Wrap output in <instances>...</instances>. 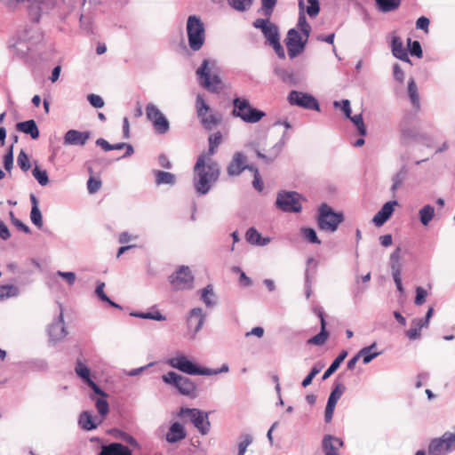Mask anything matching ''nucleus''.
I'll use <instances>...</instances> for the list:
<instances>
[{
  "mask_svg": "<svg viewBox=\"0 0 455 455\" xmlns=\"http://www.w3.org/2000/svg\"><path fill=\"white\" fill-rule=\"evenodd\" d=\"M216 148L209 144L208 151L200 154L194 165L193 185L199 196L206 195L220 178V164L212 157Z\"/></svg>",
  "mask_w": 455,
  "mask_h": 455,
  "instance_id": "1",
  "label": "nucleus"
},
{
  "mask_svg": "<svg viewBox=\"0 0 455 455\" xmlns=\"http://www.w3.org/2000/svg\"><path fill=\"white\" fill-rule=\"evenodd\" d=\"M217 64L213 60H204L201 66L196 69V76L200 84L210 92H220L223 89L222 81L218 75Z\"/></svg>",
  "mask_w": 455,
  "mask_h": 455,
  "instance_id": "2",
  "label": "nucleus"
},
{
  "mask_svg": "<svg viewBox=\"0 0 455 455\" xmlns=\"http://www.w3.org/2000/svg\"><path fill=\"white\" fill-rule=\"evenodd\" d=\"M41 39L42 35L36 28H26L9 41V48L12 49L17 56L24 57Z\"/></svg>",
  "mask_w": 455,
  "mask_h": 455,
  "instance_id": "3",
  "label": "nucleus"
},
{
  "mask_svg": "<svg viewBox=\"0 0 455 455\" xmlns=\"http://www.w3.org/2000/svg\"><path fill=\"white\" fill-rule=\"evenodd\" d=\"M232 104L233 110L231 115L234 117L240 118L244 123L255 124L266 116L264 111L253 108L247 99L235 97L233 99Z\"/></svg>",
  "mask_w": 455,
  "mask_h": 455,
  "instance_id": "4",
  "label": "nucleus"
},
{
  "mask_svg": "<svg viewBox=\"0 0 455 455\" xmlns=\"http://www.w3.org/2000/svg\"><path fill=\"white\" fill-rule=\"evenodd\" d=\"M186 31L189 48L194 52L199 51L205 42V28L201 18L197 15H189Z\"/></svg>",
  "mask_w": 455,
  "mask_h": 455,
  "instance_id": "5",
  "label": "nucleus"
},
{
  "mask_svg": "<svg viewBox=\"0 0 455 455\" xmlns=\"http://www.w3.org/2000/svg\"><path fill=\"white\" fill-rule=\"evenodd\" d=\"M162 380L165 384L171 385L178 390V392L185 396L196 398L197 396V387L195 382L183 375L170 371L162 375Z\"/></svg>",
  "mask_w": 455,
  "mask_h": 455,
  "instance_id": "6",
  "label": "nucleus"
},
{
  "mask_svg": "<svg viewBox=\"0 0 455 455\" xmlns=\"http://www.w3.org/2000/svg\"><path fill=\"white\" fill-rule=\"evenodd\" d=\"M343 220V213L335 212L327 204H323L319 207L316 218L319 229L333 233Z\"/></svg>",
  "mask_w": 455,
  "mask_h": 455,
  "instance_id": "7",
  "label": "nucleus"
},
{
  "mask_svg": "<svg viewBox=\"0 0 455 455\" xmlns=\"http://www.w3.org/2000/svg\"><path fill=\"white\" fill-rule=\"evenodd\" d=\"M179 418H188L193 426L202 435H206L211 430L209 412L197 408L181 407L177 413Z\"/></svg>",
  "mask_w": 455,
  "mask_h": 455,
  "instance_id": "8",
  "label": "nucleus"
},
{
  "mask_svg": "<svg viewBox=\"0 0 455 455\" xmlns=\"http://www.w3.org/2000/svg\"><path fill=\"white\" fill-rule=\"evenodd\" d=\"M300 197L296 191L282 190L277 193L275 204L283 212L299 213L302 211Z\"/></svg>",
  "mask_w": 455,
  "mask_h": 455,
  "instance_id": "9",
  "label": "nucleus"
},
{
  "mask_svg": "<svg viewBox=\"0 0 455 455\" xmlns=\"http://www.w3.org/2000/svg\"><path fill=\"white\" fill-rule=\"evenodd\" d=\"M167 364L185 374L188 375H201L204 376L207 371H204L205 367L199 366L193 361H191L184 354H178L176 356L169 358L166 361Z\"/></svg>",
  "mask_w": 455,
  "mask_h": 455,
  "instance_id": "10",
  "label": "nucleus"
},
{
  "mask_svg": "<svg viewBox=\"0 0 455 455\" xmlns=\"http://www.w3.org/2000/svg\"><path fill=\"white\" fill-rule=\"evenodd\" d=\"M455 450V433L445 432L441 437L433 439L428 446L429 455H447Z\"/></svg>",
  "mask_w": 455,
  "mask_h": 455,
  "instance_id": "11",
  "label": "nucleus"
},
{
  "mask_svg": "<svg viewBox=\"0 0 455 455\" xmlns=\"http://www.w3.org/2000/svg\"><path fill=\"white\" fill-rule=\"evenodd\" d=\"M169 281L176 291L191 290L194 287V276L187 266H180L169 276Z\"/></svg>",
  "mask_w": 455,
  "mask_h": 455,
  "instance_id": "12",
  "label": "nucleus"
},
{
  "mask_svg": "<svg viewBox=\"0 0 455 455\" xmlns=\"http://www.w3.org/2000/svg\"><path fill=\"white\" fill-rule=\"evenodd\" d=\"M287 100L291 106H298L305 109L320 110V106L317 100L311 94L299 92L291 91L287 96Z\"/></svg>",
  "mask_w": 455,
  "mask_h": 455,
  "instance_id": "13",
  "label": "nucleus"
},
{
  "mask_svg": "<svg viewBox=\"0 0 455 455\" xmlns=\"http://www.w3.org/2000/svg\"><path fill=\"white\" fill-rule=\"evenodd\" d=\"M308 38L305 36L303 39L302 36L299 33L298 29L291 28L287 32L285 38V44L288 50V55L291 59H293L299 55L305 50L306 44Z\"/></svg>",
  "mask_w": 455,
  "mask_h": 455,
  "instance_id": "14",
  "label": "nucleus"
},
{
  "mask_svg": "<svg viewBox=\"0 0 455 455\" xmlns=\"http://www.w3.org/2000/svg\"><path fill=\"white\" fill-rule=\"evenodd\" d=\"M206 315L201 307L191 309L187 316L188 334L189 339H194L198 331L202 329Z\"/></svg>",
  "mask_w": 455,
  "mask_h": 455,
  "instance_id": "15",
  "label": "nucleus"
},
{
  "mask_svg": "<svg viewBox=\"0 0 455 455\" xmlns=\"http://www.w3.org/2000/svg\"><path fill=\"white\" fill-rule=\"evenodd\" d=\"M247 156L242 151L234 153L229 164L227 166V173L230 177H237L247 167Z\"/></svg>",
  "mask_w": 455,
  "mask_h": 455,
  "instance_id": "16",
  "label": "nucleus"
},
{
  "mask_svg": "<svg viewBox=\"0 0 455 455\" xmlns=\"http://www.w3.org/2000/svg\"><path fill=\"white\" fill-rule=\"evenodd\" d=\"M401 248L397 247L390 255L389 266L392 270V276L395 283L396 289L399 292L403 293L404 289L402 283L401 271L402 266L400 264Z\"/></svg>",
  "mask_w": 455,
  "mask_h": 455,
  "instance_id": "17",
  "label": "nucleus"
},
{
  "mask_svg": "<svg viewBox=\"0 0 455 455\" xmlns=\"http://www.w3.org/2000/svg\"><path fill=\"white\" fill-rule=\"evenodd\" d=\"M47 331L50 341L53 343L60 341L67 336L68 332L65 328L62 311L48 326Z\"/></svg>",
  "mask_w": 455,
  "mask_h": 455,
  "instance_id": "18",
  "label": "nucleus"
},
{
  "mask_svg": "<svg viewBox=\"0 0 455 455\" xmlns=\"http://www.w3.org/2000/svg\"><path fill=\"white\" fill-rule=\"evenodd\" d=\"M91 137L89 131L80 132L77 130H68L63 137V144L66 146H84Z\"/></svg>",
  "mask_w": 455,
  "mask_h": 455,
  "instance_id": "19",
  "label": "nucleus"
},
{
  "mask_svg": "<svg viewBox=\"0 0 455 455\" xmlns=\"http://www.w3.org/2000/svg\"><path fill=\"white\" fill-rule=\"evenodd\" d=\"M187 437L185 427L179 421L172 422L164 435L168 443L173 444L184 440Z\"/></svg>",
  "mask_w": 455,
  "mask_h": 455,
  "instance_id": "20",
  "label": "nucleus"
},
{
  "mask_svg": "<svg viewBox=\"0 0 455 455\" xmlns=\"http://www.w3.org/2000/svg\"><path fill=\"white\" fill-rule=\"evenodd\" d=\"M398 205V202L396 200H392L387 202L381 209L374 215L372 219V222L376 227H381L384 225L389 218L392 216L395 206Z\"/></svg>",
  "mask_w": 455,
  "mask_h": 455,
  "instance_id": "21",
  "label": "nucleus"
},
{
  "mask_svg": "<svg viewBox=\"0 0 455 455\" xmlns=\"http://www.w3.org/2000/svg\"><path fill=\"white\" fill-rule=\"evenodd\" d=\"M285 140H286V132H284L283 134L281 140L271 148V149L268 151V154H263V153H261L260 150H259L258 148H255L254 150H255L256 156L259 158L262 159L266 164L272 163L282 152L283 148L285 144Z\"/></svg>",
  "mask_w": 455,
  "mask_h": 455,
  "instance_id": "22",
  "label": "nucleus"
},
{
  "mask_svg": "<svg viewBox=\"0 0 455 455\" xmlns=\"http://www.w3.org/2000/svg\"><path fill=\"white\" fill-rule=\"evenodd\" d=\"M315 313L317 314V315L320 318L321 331H320L319 333H317L316 335H315L312 338H310L307 340V343L311 344V345L321 346L328 339L329 332L326 331V322H325V319H324V314H323V309L321 307L317 308V309H315Z\"/></svg>",
  "mask_w": 455,
  "mask_h": 455,
  "instance_id": "23",
  "label": "nucleus"
},
{
  "mask_svg": "<svg viewBox=\"0 0 455 455\" xmlns=\"http://www.w3.org/2000/svg\"><path fill=\"white\" fill-rule=\"evenodd\" d=\"M99 455H132V451L120 443L103 444Z\"/></svg>",
  "mask_w": 455,
  "mask_h": 455,
  "instance_id": "24",
  "label": "nucleus"
},
{
  "mask_svg": "<svg viewBox=\"0 0 455 455\" xmlns=\"http://www.w3.org/2000/svg\"><path fill=\"white\" fill-rule=\"evenodd\" d=\"M391 51L395 58L411 64L407 50L403 47V41L399 36H393L391 41Z\"/></svg>",
  "mask_w": 455,
  "mask_h": 455,
  "instance_id": "25",
  "label": "nucleus"
},
{
  "mask_svg": "<svg viewBox=\"0 0 455 455\" xmlns=\"http://www.w3.org/2000/svg\"><path fill=\"white\" fill-rule=\"evenodd\" d=\"M299 6V19L297 28L300 30L301 34L307 38L309 37L311 32V26L307 21L305 15V0H298Z\"/></svg>",
  "mask_w": 455,
  "mask_h": 455,
  "instance_id": "26",
  "label": "nucleus"
},
{
  "mask_svg": "<svg viewBox=\"0 0 455 455\" xmlns=\"http://www.w3.org/2000/svg\"><path fill=\"white\" fill-rule=\"evenodd\" d=\"M16 129L20 132L29 135L33 140H36L40 136L37 124L33 119L17 123Z\"/></svg>",
  "mask_w": 455,
  "mask_h": 455,
  "instance_id": "27",
  "label": "nucleus"
},
{
  "mask_svg": "<svg viewBox=\"0 0 455 455\" xmlns=\"http://www.w3.org/2000/svg\"><path fill=\"white\" fill-rule=\"evenodd\" d=\"M343 441L340 438L334 437L331 435H326L323 439V450L325 455H339L337 451V446L341 447Z\"/></svg>",
  "mask_w": 455,
  "mask_h": 455,
  "instance_id": "28",
  "label": "nucleus"
},
{
  "mask_svg": "<svg viewBox=\"0 0 455 455\" xmlns=\"http://www.w3.org/2000/svg\"><path fill=\"white\" fill-rule=\"evenodd\" d=\"M245 239L249 243L257 246H265L271 241L270 237H262L261 234L252 227L246 231Z\"/></svg>",
  "mask_w": 455,
  "mask_h": 455,
  "instance_id": "29",
  "label": "nucleus"
},
{
  "mask_svg": "<svg viewBox=\"0 0 455 455\" xmlns=\"http://www.w3.org/2000/svg\"><path fill=\"white\" fill-rule=\"evenodd\" d=\"M108 434L116 439L124 441L133 448H140V443L138 441L127 432H124L119 428H111L108 430Z\"/></svg>",
  "mask_w": 455,
  "mask_h": 455,
  "instance_id": "30",
  "label": "nucleus"
},
{
  "mask_svg": "<svg viewBox=\"0 0 455 455\" xmlns=\"http://www.w3.org/2000/svg\"><path fill=\"white\" fill-rule=\"evenodd\" d=\"M274 73L283 83L286 84L296 85L298 84L296 75L291 70L283 68H275L274 69Z\"/></svg>",
  "mask_w": 455,
  "mask_h": 455,
  "instance_id": "31",
  "label": "nucleus"
},
{
  "mask_svg": "<svg viewBox=\"0 0 455 455\" xmlns=\"http://www.w3.org/2000/svg\"><path fill=\"white\" fill-rule=\"evenodd\" d=\"M201 124L206 131L213 130L221 122V116L220 114H204L203 116L198 117Z\"/></svg>",
  "mask_w": 455,
  "mask_h": 455,
  "instance_id": "32",
  "label": "nucleus"
},
{
  "mask_svg": "<svg viewBox=\"0 0 455 455\" xmlns=\"http://www.w3.org/2000/svg\"><path fill=\"white\" fill-rule=\"evenodd\" d=\"M154 175L156 177V184L160 185H171L173 186L176 183V176L168 172L155 170Z\"/></svg>",
  "mask_w": 455,
  "mask_h": 455,
  "instance_id": "33",
  "label": "nucleus"
},
{
  "mask_svg": "<svg viewBox=\"0 0 455 455\" xmlns=\"http://www.w3.org/2000/svg\"><path fill=\"white\" fill-rule=\"evenodd\" d=\"M408 96L412 107L416 110H419L420 108V100L418 91V86L415 83V80L411 77L408 81Z\"/></svg>",
  "mask_w": 455,
  "mask_h": 455,
  "instance_id": "34",
  "label": "nucleus"
},
{
  "mask_svg": "<svg viewBox=\"0 0 455 455\" xmlns=\"http://www.w3.org/2000/svg\"><path fill=\"white\" fill-rule=\"evenodd\" d=\"M78 424L82 429L91 431L97 428L98 424L94 422L91 412L84 411L79 415Z\"/></svg>",
  "mask_w": 455,
  "mask_h": 455,
  "instance_id": "35",
  "label": "nucleus"
},
{
  "mask_svg": "<svg viewBox=\"0 0 455 455\" xmlns=\"http://www.w3.org/2000/svg\"><path fill=\"white\" fill-rule=\"evenodd\" d=\"M347 355V352L346 350L341 351L339 355L332 361L328 369L324 371L322 376V379L325 380L330 378L340 366L341 363L345 360Z\"/></svg>",
  "mask_w": 455,
  "mask_h": 455,
  "instance_id": "36",
  "label": "nucleus"
},
{
  "mask_svg": "<svg viewBox=\"0 0 455 455\" xmlns=\"http://www.w3.org/2000/svg\"><path fill=\"white\" fill-rule=\"evenodd\" d=\"M25 7L33 21L38 22L41 17V6L38 0H27Z\"/></svg>",
  "mask_w": 455,
  "mask_h": 455,
  "instance_id": "37",
  "label": "nucleus"
},
{
  "mask_svg": "<svg viewBox=\"0 0 455 455\" xmlns=\"http://www.w3.org/2000/svg\"><path fill=\"white\" fill-rule=\"evenodd\" d=\"M408 174V168L403 165L401 169L392 177L391 191L395 194L397 189L403 185Z\"/></svg>",
  "mask_w": 455,
  "mask_h": 455,
  "instance_id": "38",
  "label": "nucleus"
},
{
  "mask_svg": "<svg viewBox=\"0 0 455 455\" xmlns=\"http://www.w3.org/2000/svg\"><path fill=\"white\" fill-rule=\"evenodd\" d=\"M377 347V343L373 342L371 345L368 347H364L359 350L358 354L360 357H363V363L364 364L370 363L374 358L379 356L381 352H372V350Z\"/></svg>",
  "mask_w": 455,
  "mask_h": 455,
  "instance_id": "39",
  "label": "nucleus"
},
{
  "mask_svg": "<svg viewBox=\"0 0 455 455\" xmlns=\"http://www.w3.org/2000/svg\"><path fill=\"white\" fill-rule=\"evenodd\" d=\"M419 217L420 223L427 227L435 217V208L431 204L424 205L419 211Z\"/></svg>",
  "mask_w": 455,
  "mask_h": 455,
  "instance_id": "40",
  "label": "nucleus"
},
{
  "mask_svg": "<svg viewBox=\"0 0 455 455\" xmlns=\"http://www.w3.org/2000/svg\"><path fill=\"white\" fill-rule=\"evenodd\" d=\"M375 3L379 12H390L399 7L401 0H375Z\"/></svg>",
  "mask_w": 455,
  "mask_h": 455,
  "instance_id": "41",
  "label": "nucleus"
},
{
  "mask_svg": "<svg viewBox=\"0 0 455 455\" xmlns=\"http://www.w3.org/2000/svg\"><path fill=\"white\" fill-rule=\"evenodd\" d=\"M262 34L269 44L280 39L279 28L275 24L272 22L267 28H265V29L262 31Z\"/></svg>",
  "mask_w": 455,
  "mask_h": 455,
  "instance_id": "42",
  "label": "nucleus"
},
{
  "mask_svg": "<svg viewBox=\"0 0 455 455\" xmlns=\"http://www.w3.org/2000/svg\"><path fill=\"white\" fill-rule=\"evenodd\" d=\"M152 125L157 134H165L170 130V122L164 115L154 120Z\"/></svg>",
  "mask_w": 455,
  "mask_h": 455,
  "instance_id": "43",
  "label": "nucleus"
},
{
  "mask_svg": "<svg viewBox=\"0 0 455 455\" xmlns=\"http://www.w3.org/2000/svg\"><path fill=\"white\" fill-rule=\"evenodd\" d=\"M214 297L213 287L211 284L201 290V299L207 307H211L216 305Z\"/></svg>",
  "mask_w": 455,
  "mask_h": 455,
  "instance_id": "44",
  "label": "nucleus"
},
{
  "mask_svg": "<svg viewBox=\"0 0 455 455\" xmlns=\"http://www.w3.org/2000/svg\"><path fill=\"white\" fill-rule=\"evenodd\" d=\"M19 294V288L13 284L0 285V300L17 297Z\"/></svg>",
  "mask_w": 455,
  "mask_h": 455,
  "instance_id": "45",
  "label": "nucleus"
},
{
  "mask_svg": "<svg viewBox=\"0 0 455 455\" xmlns=\"http://www.w3.org/2000/svg\"><path fill=\"white\" fill-rule=\"evenodd\" d=\"M75 371L84 383H88L90 380H92L90 377V369L81 361L76 362Z\"/></svg>",
  "mask_w": 455,
  "mask_h": 455,
  "instance_id": "46",
  "label": "nucleus"
},
{
  "mask_svg": "<svg viewBox=\"0 0 455 455\" xmlns=\"http://www.w3.org/2000/svg\"><path fill=\"white\" fill-rule=\"evenodd\" d=\"M347 118L349 119L355 124L358 135L363 137L367 134V129L364 124L362 114L355 115L353 116L350 115V117Z\"/></svg>",
  "mask_w": 455,
  "mask_h": 455,
  "instance_id": "47",
  "label": "nucleus"
},
{
  "mask_svg": "<svg viewBox=\"0 0 455 455\" xmlns=\"http://www.w3.org/2000/svg\"><path fill=\"white\" fill-rule=\"evenodd\" d=\"M300 234L302 237L310 243L321 244L315 230L312 228H301Z\"/></svg>",
  "mask_w": 455,
  "mask_h": 455,
  "instance_id": "48",
  "label": "nucleus"
},
{
  "mask_svg": "<svg viewBox=\"0 0 455 455\" xmlns=\"http://www.w3.org/2000/svg\"><path fill=\"white\" fill-rule=\"evenodd\" d=\"M228 2L234 10L243 12L251 7L253 0H228Z\"/></svg>",
  "mask_w": 455,
  "mask_h": 455,
  "instance_id": "49",
  "label": "nucleus"
},
{
  "mask_svg": "<svg viewBox=\"0 0 455 455\" xmlns=\"http://www.w3.org/2000/svg\"><path fill=\"white\" fill-rule=\"evenodd\" d=\"M401 140L403 143H407L409 140L417 138L418 132L415 129L411 128L405 124L400 125Z\"/></svg>",
  "mask_w": 455,
  "mask_h": 455,
  "instance_id": "50",
  "label": "nucleus"
},
{
  "mask_svg": "<svg viewBox=\"0 0 455 455\" xmlns=\"http://www.w3.org/2000/svg\"><path fill=\"white\" fill-rule=\"evenodd\" d=\"M345 386L342 383H335L334 387L328 397V401L330 403L337 404L338 400L341 397L345 391Z\"/></svg>",
  "mask_w": 455,
  "mask_h": 455,
  "instance_id": "51",
  "label": "nucleus"
},
{
  "mask_svg": "<svg viewBox=\"0 0 455 455\" xmlns=\"http://www.w3.org/2000/svg\"><path fill=\"white\" fill-rule=\"evenodd\" d=\"M32 175L41 186H46L49 183V177L45 170H41L36 166L32 170Z\"/></svg>",
  "mask_w": 455,
  "mask_h": 455,
  "instance_id": "52",
  "label": "nucleus"
},
{
  "mask_svg": "<svg viewBox=\"0 0 455 455\" xmlns=\"http://www.w3.org/2000/svg\"><path fill=\"white\" fill-rule=\"evenodd\" d=\"M164 114L160 111V109L153 103H148L146 106V116L151 124L154 120L157 119Z\"/></svg>",
  "mask_w": 455,
  "mask_h": 455,
  "instance_id": "53",
  "label": "nucleus"
},
{
  "mask_svg": "<svg viewBox=\"0 0 455 455\" xmlns=\"http://www.w3.org/2000/svg\"><path fill=\"white\" fill-rule=\"evenodd\" d=\"M307 6H305V12L310 18H315L320 12V4L319 0H307Z\"/></svg>",
  "mask_w": 455,
  "mask_h": 455,
  "instance_id": "54",
  "label": "nucleus"
},
{
  "mask_svg": "<svg viewBox=\"0 0 455 455\" xmlns=\"http://www.w3.org/2000/svg\"><path fill=\"white\" fill-rule=\"evenodd\" d=\"M196 108L198 117L204 116V114H207L208 110L210 109L209 105L205 102L204 97L200 94L196 96Z\"/></svg>",
  "mask_w": 455,
  "mask_h": 455,
  "instance_id": "55",
  "label": "nucleus"
},
{
  "mask_svg": "<svg viewBox=\"0 0 455 455\" xmlns=\"http://www.w3.org/2000/svg\"><path fill=\"white\" fill-rule=\"evenodd\" d=\"M106 398L107 397L97 398L95 400L96 409L102 418H104L109 411V404Z\"/></svg>",
  "mask_w": 455,
  "mask_h": 455,
  "instance_id": "56",
  "label": "nucleus"
},
{
  "mask_svg": "<svg viewBox=\"0 0 455 455\" xmlns=\"http://www.w3.org/2000/svg\"><path fill=\"white\" fill-rule=\"evenodd\" d=\"M408 45L409 52L411 56H415L417 58H421L423 56V52L421 48V44L419 41H411V38H408Z\"/></svg>",
  "mask_w": 455,
  "mask_h": 455,
  "instance_id": "57",
  "label": "nucleus"
},
{
  "mask_svg": "<svg viewBox=\"0 0 455 455\" xmlns=\"http://www.w3.org/2000/svg\"><path fill=\"white\" fill-rule=\"evenodd\" d=\"M17 163L23 172L28 171L31 167L28 156L24 150H20V152L19 153L17 157Z\"/></svg>",
  "mask_w": 455,
  "mask_h": 455,
  "instance_id": "58",
  "label": "nucleus"
},
{
  "mask_svg": "<svg viewBox=\"0 0 455 455\" xmlns=\"http://www.w3.org/2000/svg\"><path fill=\"white\" fill-rule=\"evenodd\" d=\"M30 220L38 228L43 227V217L39 208L31 207Z\"/></svg>",
  "mask_w": 455,
  "mask_h": 455,
  "instance_id": "59",
  "label": "nucleus"
},
{
  "mask_svg": "<svg viewBox=\"0 0 455 455\" xmlns=\"http://www.w3.org/2000/svg\"><path fill=\"white\" fill-rule=\"evenodd\" d=\"M4 167L7 172H11L13 167V145H11L3 159Z\"/></svg>",
  "mask_w": 455,
  "mask_h": 455,
  "instance_id": "60",
  "label": "nucleus"
},
{
  "mask_svg": "<svg viewBox=\"0 0 455 455\" xmlns=\"http://www.w3.org/2000/svg\"><path fill=\"white\" fill-rule=\"evenodd\" d=\"M241 438L242 440L238 443V455H244L248 446L252 443V436L245 434Z\"/></svg>",
  "mask_w": 455,
  "mask_h": 455,
  "instance_id": "61",
  "label": "nucleus"
},
{
  "mask_svg": "<svg viewBox=\"0 0 455 455\" xmlns=\"http://www.w3.org/2000/svg\"><path fill=\"white\" fill-rule=\"evenodd\" d=\"M276 3L277 0H261V10L263 14L267 17H270Z\"/></svg>",
  "mask_w": 455,
  "mask_h": 455,
  "instance_id": "62",
  "label": "nucleus"
},
{
  "mask_svg": "<svg viewBox=\"0 0 455 455\" xmlns=\"http://www.w3.org/2000/svg\"><path fill=\"white\" fill-rule=\"evenodd\" d=\"M334 108H340L345 115L346 117H350V115L352 114L351 107H350V101L348 100H342L340 101H334L333 103Z\"/></svg>",
  "mask_w": 455,
  "mask_h": 455,
  "instance_id": "63",
  "label": "nucleus"
},
{
  "mask_svg": "<svg viewBox=\"0 0 455 455\" xmlns=\"http://www.w3.org/2000/svg\"><path fill=\"white\" fill-rule=\"evenodd\" d=\"M87 100L95 108H101L105 104L103 99L100 95L93 93L87 96Z\"/></svg>",
  "mask_w": 455,
  "mask_h": 455,
  "instance_id": "64",
  "label": "nucleus"
}]
</instances>
